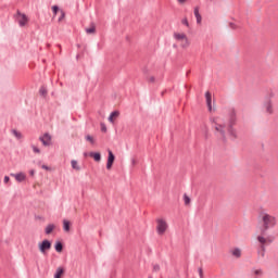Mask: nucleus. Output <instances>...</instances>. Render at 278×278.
<instances>
[{"label": "nucleus", "mask_w": 278, "mask_h": 278, "mask_svg": "<svg viewBox=\"0 0 278 278\" xmlns=\"http://www.w3.org/2000/svg\"><path fill=\"white\" fill-rule=\"evenodd\" d=\"M212 129L220 140H225L227 138V124H225V117L214 116L211 118Z\"/></svg>", "instance_id": "f257e3e1"}, {"label": "nucleus", "mask_w": 278, "mask_h": 278, "mask_svg": "<svg viewBox=\"0 0 278 278\" xmlns=\"http://www.w3.org/2000/svg\"><path fill=\"white\" fill-rule=\"evenodd\" d=\"M258 220L262 225L261 230H263V233H266L267 229H271L277 225V217L268 214L267 212L262 211L258 215Z\"/></svg>", "instance_id": "f03ea898"}, {"label": "nucleus", "mask_w": 278, "mask_h": 278, "mask_svg": "<svg viewBox=\"0 0 278 278\" xmlns=\"http://www.w3.org/2000/svg\"><path fill=\"white\" fill-rule=\"evenodd\" d=\"M174 40L180 46L181 49H188L190 47V38L184 31H175L173 34Z\"/></svg>", "instance_id": "7ed1b4c3"}, {"label": "nucleus", "mask_w": 278, "mask_h": 278, "mask_svg": "<svg viewBox=\"0 0 278 278\" xmlns=\"http://www.w3.org/2000/svg\"><path fill=\"white\" fill-rule=\"evenodd\" d=\"M257 241L261 244V250L258 251V255H261V257H264L265 253H266V244H271L273 243V238L266 236V232H264L263 230H261V235L257 236Z\"/></svg>", "instance_id": "20e7f679"}, {"label": "nucleus", "mask_w": 278, "mask_h": 278, "mask_svg": "<svg viewBox=\"0 0 278 278\" xmlns=\"http://www.w3.org/2000/svg\"><path fill=\"white\" fill-rule=\"evenodd\" d=\"M168 231V222L165 218L156 219V233L157 236H166Z\"/></svg>", "instance_id": "39448f33"}, {"label": "nucleus", "mask_w": 278, "mask_h": 278, "mask_svg": "<svg viewBox=\"0 0 278 278\" xmlns=\"http://www.w3.org/2000/svg\"><path fill=\"white\" fill-rule=\"evenodd\" d=\"M38 249L41 255H48L49 251H51V241L45 239L38 243Z\"/></svg>", "instance_id": "423d86ee"}, {"label": "nucleus", "mask_w": 278, "mask_h": 278, "mask_svg": "<svg viewBox=\"0 0 278 278\" xmlns=\"http://www.w3.org/2000/svg\"><path fill=\"white\" fill-rule=\"evenodd\" d=\"M16 21L20 25V27H25L29 23V17L25 15V13L17 12L16 14Z\"/></svg>", "instance_id": "0eeeda50"}, {"label": "nucleus", "mask_w": 278, "mask_h": 278, "mask_svg": "<svg viewBox=\"0 0 278 278\" xmlns=\"http://www.w3.org/2000/svg\"><path fill=\"white\" fill-rule=\"evenodd\" d=\"M265 112L270 116L275 114V108L273 106V100L268 99L263 103Z\"/></svg>", "instance_id": "6e6552de"}, {"label": "nucleus", "mask_w": 278, "mask_h": 278, "mask_svg": "<svg viewBox=\"0 0 278 278\" xmlns=\"http://www.w3.org/2000/svg\"><path fill=\"white\" fill-rule=\"evenodd\" d=\"M109 156H108V162H106V169L112 170V166H114V161L116 160V156L112 152V150L108 151Z\"/></svg>", "instance_id": "1a4fd4ad"}, {"label": "nucleus", "mask_w": 278, "mask_h": 278, "mask_svg": "<svg viewBox=\"0 0 278 278\" xmlns=\"http://www.w3.org/2000/svg\"><path fill=\"white\" fill-rule=\"evenodd\" d=\"M11 177H14L15 181H17V184H23V181H25L27 179V175L23 172H20L17 174H10Z\"/></svg>", "instance_id": "9d476101"}, {"label": "nucleus", "mask_w": 278, "mask_h": 278, "mask_svg": "<svg viewBox=\"0 0 278 278\" xmlns=\"http://www.w3.org/2000/svg\"><path fill=\"white\" fill-rule=\"evenodd\" d=\"M40 142H42L43 147H51V135L45 134L39 137Z\"/></svg>", "instance_id": "9b49d317"}, {"label": "nucleus", "mask_w": 278, "mask_h": 278, "mask_svg": "<svg viewBox=\"0 0 278 278\" xmlns=\"http://www.w3.org/2000/svg\"><path fill=\"white\" fill-rule=\"evenodd\" d=\"M56 225L55 224H48L47 226H46V228H45V233L47 235V236H51V233H53V231H55V229H56Z\"/></svg>", "instance_id": "f8f14e48"}, {"label": "nucleus", "mask_w": 278, "mask_h": 278, "mask_svg": "<svg viewBox=\"0 0 278 278\" xmlns=\"http://www.w3.org/2000/svg\"><path fill=\"white\" fill-rule=\"evenodd\" d=\"M205 99H206V105L208 108V112H212V93L210 91H206Z\"/></svg>", "instance_id": "ddd939ff"}, {"label": "nucleus", "mask_w": 278, "mask_h": 278, "mask_svg": "<svg viewBox=\"0 0 278 278\" xmlns=\"http://www.w3.org/2000/svg\"><path fill=\"white\" fill-rule=\"evenodd\" d=\"M230 253H231V256L237 257V260L242 257V250H240L238 248L230 250Z\"/></svg>", "instance_id": "4468645a"}, {"label": "nucleus", "mask_w": 278, "mask_h": 278, "mask_svg": "<svg viewBox=\"0 0 278 278\" xmlns=\"http://www.w3.org/2000/svg\"><path fill=\"white\" fill-rule=\"evenodd\" d=\"M121 116V112L118 111H114L111 113V115L109 116V121L111 123H114L116 121V118H118Z\"/></svg>", "instance_id": "2eb2a0df"}, {"label": "nucleus", "mask_w": 278, "mask_h": 278, "mask_svg": "<svg viewBox=\"0 0 278 278\" xmlns=\"http://www.w3.org/2000/svg\"><path fill=\"white\" fill-rule=\"evenodd\" d=\"M89 157H92L94 162H101V153L99 152H90Z\"/></svg>", "instance_id": "dca6fc26"}, {"label": "nucleus", "mask_w": 278, "mask_h": 278, "mask_svg": "<svg viewBox=\"0 0 278 278\" xmlns=\"http://www.w3.org/2000/svg\"><path fill=\"white\" fill-rule=\"evenodd\" d=\"M193 14L197 18V23L198 24H201V21H202V17H201V13H199V7H195L194 10H193Z\"/></svg>", "instance_id": "f3484780"}, {"label": "nucleus", "mask_w": 278, "mask_h": 278, "mask_svg": "<svg viewBox=\"0 0 278 278\" xmlns=\"http://www.w3.org/2000/svg\"><path fill=\"white\" fill-rule=\"evenodd\" d=\"M71 164L74 170H81V166H79V162H77L76 160H72Z\"/></svg>", "instance_id": "a211bd4d"}, {"label": "nucleus", "mask_w": 278, "mask_h": 278, "mask_svg": "<svg viewBox=\"0 0 278 278\" xmlns=\"http://www.w3.org/2000/svg\"><path fill=\"white\" fill-rule=\"evenodd\" d=\"M63 229L66 232L71 231V222L70 220L63 219Z\"/></svg>", "instance_id": "6ab92c4d"}, {"label": "nucleus", "mask_w": 278, "mask_h": 278, "mask_svg": "<svg viewBox=\"0 0 278 278\" xmlns=\"http://www.w3.org/2000/svg\"><path fill=\"white\" fill-rule=\"evenodd\" d=\"M64 275V269L63 267H58L56 271L54 274V278H62V276Z\"/></svg>", "instance_id": "aec40b11"}, {"label": "nucleus", "mask_w": 278, "mask_h": 278, "mask_svg": "<svg viewBox=\"0 0 278 278\" xmlns=\"http://www.w3.org/2000/svg\"><path fill=\"white\" fill-rule=\"evenodd\" d=\"M97 33V26L94 24H91L89 28H86V34H96Z\"/></svg>", "instance_id": "412c9836"}, {"label": "nucleus", "mask_w": 278, "mask_h": 278, "mask_svg": "<svg viewBox=\"0 0 278 278\" xmlns=\"http://www.w3.org/2000/svg\"><path fill=\"white\" fill-rule=\"evenodd\" d=\"M54 249L56 253H62V251L64 250V245H62V242H56Z\"/></svg>", "instance_id": "4be33fe9"}, {"label": "nucleus", "mask_w": 278, "mask_h": 278, "mask_svg": "<svg viewBox=\"0 0 278 278\" xmlns=\"http://www.w3.org/2000/svg\"><path fill=\"white\" fill-rule=\"evenodd\" d=\"M13 136L17 139L21 140L23 138V134L18 130H12Z\"/></svg>", "instance_id": "5701e85b"}, {"label": "nucleus", "mask_w": 278, "mask_h": 278, "mask_svg": "<svg viewBox=\"0 0 278 278\" xmlns=\"http://www.w3.org/2000/svg\"><path fill=\"white\" fill-rule=\"evenodd\" d=\"M39 94H40V97H47V94H48L47 88L40 87Z\"/></svg>", "instance_id": "b1692460"}, {"label": "nucleus", "mask_w": 278, "mask_h": 278, "mask_svg": "<svg viewBox=\"0 0 278 278\" xmlns=\"http://www.w3.org/2000/svg\"><path fill=\"white\" fill-rule=\"evenodd\" d=\"M184 202H185V205H190L191 203V200H190V197H188V194H184Z\"/></svg>", "instance_id": "393cba45"}, {"label": "nucleus", "mask_w": 278, "mask_h": 278, "mask_svg": "<svg viewBox=\"0 0 278 278\" xmlns=\"http://www.w3.org/2000/svg\"><path fill=\"white\" fill-rule=\"evenodd\" d=\"M86 140H87V142H90V144H94V137L87 135Z\"/></svg>", "instance_id": "a878e982"}, {"label": "nucleus", "mask_w": 278, "mask_h": 278, "mask_svg": "<svg viewBox=\"0 0 278 278\" xmlns=\"http://www.w3.org/2000/svg\"><path fill=\"white\" fill-rule=\"evenodd\" d=\"M52 11H53L54 16H56L58 12H60V8H58V5H53Z\"/></svg>", "instance_id": "bb28decb"}, {"label": "nucleus", "mask_w": 278, "mask_h": 278, "mask_svg": "<svg viewBox=\"0 0 278 278\" xmlns=\"http://www.w3.org/2000/svg\"><path fill=\"white\" fill-rule=\"evenodd\" d=\"M31 149L34 151V153L40 154V148H38L37 146H31Z\"/></svg>", "instance_id": "cd10ccee"}, {"label": "nucleus", "mask_w": 278, "mask_h": 278, "mask_svg": "<svg viewBox=\"0 0 278 278\" xmlns=\"http://www.w3.org/2000/svg\"><path fill=\"white\" fill-rule=\"evenodd\" d=\"M181 23H182V25H186V27L190 26V24L188 23V18H186V17L182 18Z\"/></svg>", "instance_id": "c85d7f7f"}, {"label": "nucleus", "mask_w": 278, "mask_h": 278, "mask_svg": "<svg viewBox=\"0 0 278 278\" xmlns=\"http://www.w3.org/2000/svg\"><path fill=\"white\" fill-rule=\"evenodd\" d=\"M61 12V17L59 18V23H61L62 18H64L65 14L64 11H60Z\"/></svg>", "instance_id": "c756f323"}, {"label": "nucleus", "mask_w": 278, "mask_h": 278, "mask_svg": "<svg viewBox=\"0 0 278 278\" xmlns=\"http://www.w3.org/2000/svg\"><path fill=\"white\" fill-rule=\"evenodd\" d=\"M4 184H10V176H4Z\"/></svg>", "instance_id": "7c9ffc66"}, {"label": "nucleus", "mask_w": 278, "mask_h": 278, "mask_svg": "<svg viewBox=\"0 0 278 278\" xmlns=\"http://www.w3.org/2000/svg\"><path fill=\"white\" fill-rule=\"evenodd\" d=\"M41 168H43V170H51V167H49L47 165H42Z\"/></svg>", "instance_id": "2f4dec72"}, {"label": "nucleus", "mask_w": 278, "mask_h": 278, "mask_svg": "<svg viewBox=\"0 0 278 278\" xmlns=\"http://www.w3.org/2000/svg\"><path fill=\"white\" fill-rule=\"evenodd\" d=\"M131 164H132V166H136L138 164V161H136V159H132Z\"/></svg>", "instance_id": "473e14b6"}, {"label": "nucleus", "mask_w": 278, "mask_h": 278, "mask_svg": "<svg viewBox=\"0 0 278 278\" xmlns=\"http://www.w3.org/2000/svg\"><path fill=\"white\" fill-rule=\"evenodd\" d=\"M29 175H30L31 177H34V175H36V170L30 169V170H29Z\"/></svg>", "instance_id": "72a5a7b5"}, {"label": "nucleus", "mask_w": 278, "mask_h": 278, "mask_svg": "<svg viewBox=\"0 0 278 278\" xmlns=\"http://www.w3.org/2000/svg\"><path fill=\"white\" fill-rule=\"evenodd\" d=\"M149 81H150L151 84H153V81H155V77H153V76L149 77Z\"/></svg>", "instance_id": "f704fd0d"}, {"label": "nucleus", "mask_w": 278, "mask_h": 278, "mask_svg": "<svg viewBox=\"0 0 278 278\" xmlns=\"http://www.w3.org/2000/svg\"><path fill=\"white\" fill-rule=\"evenodd\" d=\"M178 1V3H180V5H184V3H186V1H188V0H177Z\"/></svg>", "instance_id": "c9c22d12"}, {"label": "nucleus", "mask_w": 278, "mask_h": 278, "mask_svg": "<svg viewBox=\"0 0 278 278\" xmlns=\"http://www.w3.org/2000/svg\"><path fill=\"white\" fill-rule=\"evenodd\" d=\"M199 276L201 277V278H203V269H199Z\"/></svg>", "instance_id": "e433bc0d"}, {"label": "nucleus", "mask_w": 278, "mask_h": 278, "mask_svg": "<svg viewBox=\"0 0 278 278\" xmlns=\"http://www.w3.org/2000/svg\"><path fill=\"white\" fill-rule=\"evenodd\" d=\"M254 275H262V271L260 269L254 270Z\"/></svg>", "instance_id": "4c0bfd02"}, {"label": "nucleus", "mask_w": 278, "mask_h": 278, "mask_svg": "<svg viewBox=\"0 0 278 278\" xmlns=\"http://www.w3.org/2000/svg\"><path fill=\"white\" fill-rule=\"evenodd\" d=\"M154 270H155V273H157V270H160V265H155Z\"/></svg>", "instance_id": "58836bf2"}, {"label": "nucleus", "mask_w": 278, "mask_h": 278, "mask_svg": "<svg viewBox=\"0 0 278 278\" xmlns=\"http://www.w3.org/2000/svg\"><path fill=\"white\" fill-rule=\"evenodd\" d=\"M102 131H108V128L105 127V125H102Z\"/></svg>", "instance_id": "ea45409f"}, {"label": "nucleus", "mask_w": 278, "mask_h": 278, "mask_svg": "<svg viewBox=\"0 0 278 278\" xmlns=\"http://www.w3.org/2000/svg\"><path fill=\"white\" fill-rule=\"evenodd\" d=\"M88 155H90V153H87V152L84 153L85 157H88Z\"/></svg>", "instance_id": "a19ab883"}, {"label": "nucleus", "mask_w": 278, "mask_h": 278, "mask_svg": "<svg viewBox=\"0 0 278 278\" xmlns=\"http://www.w3.org/2000/svg\"><path fill=\"white\" fill-rule=\"evenodd\" d=\"M206 1L212 2V1H214V0H206Z\"/></svg>", "instance_id": "79ce46f5"}]
</instances>
